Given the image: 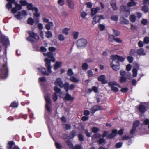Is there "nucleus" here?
I'll list each match as a JSON object with an SVG mask.
<instances>
[{"mask_svg":"<svg viewBox=\"0 0 149 149\" xmlns=\"http://www.w3.org/2000/svg\"><path fill=\"white\" fill-rule=\"evenodd\" d=\"M116 0H111L110 2L111 5L113 10H116L118 9V7L116 5Z\"/></svg>","mask_w":149,"mask_h":149,"instance_id":"6ab92c4d","label":"nucleus"},{"mask_svg":"<svg viewBox=\"0 0 149 149\" xmlns=\"http://www.w3.org/2000/svg\"><path fill=\"white\" fill-rule=\"evenodd\" d=\"M27 32L30 36H33V38L36 40H39V36L33 31H28Z\"/></svg>","mask_w":149,"mask_h":149,"instance_id":"f3484780","label":"nucleus"},{"mask_svg":"<svg viewBox=\"0 0 149 149\" xmlns=\"http://www.w3.org/2000/svg\"><path fill=\"white\" fill-rule=\"evenodd\" d=\"M87 43V41L86 39H80L77 40V45L79 48H82L85 47Z\"/></svg>","mask_w":149,"mask_h":149,"instance_id":"0eeeda50","label":"nucleus"},{"mask_svg":"<svg viewBox=\"0 0 149 149\" xmlns=\"http://www.w3.org/2000/svg\"><path fill=\"white\" fill-rule=\"evenodd\" d=\"M113 31L114 33L113 36H119L120 34V32L117 31L116 30L114 29H113Z\"/></svg>","mask_w":149,"mask_h":149,"instance_id":"4d7b16f0","label":"nucleus"},{"mask_svg":"<svg viewBox=\"0 0 149 149\" xmlns=\"http://www.w3.org/2000/svg\"><path fill=\"white\" fill-rule=\"evenodd\" d=\"M127 59L130 63H131L133 61V58L131 56H129L127 57Z\"/></svg>","mask_w":149,"mask_h":149,"instance_id":"69168bd1","label":"nucleus"},{"mask_svg":"<svg viewBox=\"0 0 149 149\" xmlns=\"http://www.w3.org/2000/svg\"><path fill=\"white\" fill-rule=\"evenodd\" d=\"M99 28L100 31H102L104 29L105 26L104 25L100 24L99 25Z\"/></svg>","mask_w":149,"mask_h":149,"instance_id":"338daca9","label":"nucleus"},{"mask_svg":"<svg viewBox=\"0 0 149 149\" xmlns=\"http://www.w3.org/2000/svg\"><path fill=\"white\" fill-rule=\"evenodd\" d=\"M20 4L22 6H25L27 5V2L26 0H21L19 2Z\"/></svg>","mask_w":149,"mask_h":149,"instance_id":"13d9d810","label":"nucleus"},{"mask_svg":"<svg viewBox=\"0 0 149 149\" xmlns=\"http://www.w3.org/2000/svg\"><path fill=\"white\" fill-rule=\"evenodd\" d=\"M115 38H114V36L113 35H109L108 40L111 42H112L114 41Z\"/></svg>","mask_w":149,"mask_h":149,"instance_id":"c03bdc74","label":"nucleus"},{"mask_svg":"<svg viewBox=\"0 0 149 149\" xmlns=\"http://www.w3.org/2000/svg\"><path fill=\"white\" fill-rule=\"evenodd\" d=\"M87 15V13L85 11H83L80 12V16L83 18H85Z\"/></svg>","mask_w":149,"mask_h":149,"instance_id":"79ce46f5","label":"nucleus"},{"mask_svg":"<svg viewBox=\"0 0 149 149\" xmlns=\"http://www.w3.org/2000/svg\"><path fill=\"white\" fill-rule=\"evenodd\" d=\"M111 19L113 21H117L118 20V17L117 15H112L111 16Z\"/></svg>","mask_w":149,"mask_h":149,"instance_id":"603ef678","label":"nucleus"},{"mask_svg":"<svg viewBox=\"0 0 149 149\" xmlns=\"http://www.w3.org/2000/svg\"><path fill=\"white\" fill-rule=\"evenodd\" d=\"M123 143L119 142L117 143L115 145V147L117 148H121L122 146Z\"/></svg>","mask_w":149,"mask_h":149,"instance_id":"5fc2aeb1","label":"nucleus"},{"mask_svg":"<svg viewBox=\"0 0 149 149\" xmlns=\"http://www.w3.org/2000/svg\"><path fill=\"white\" fill-rule=\"evenodd\" d=\"M88 67V65L86 63L82 64V68L83 70H86Z\"/></svg>","mask_w":149,"mask_h":149,"instance_id":"864d4df0","label":"nucleus"},{"mask_svg":"<svg viewBox=\"0 0 149 149\" xmlns=\"http://www.w3.org/2000/svg\"><path fill=\"white\" fill-rule=\"evenodd\" d=\"M105 77L104 75H102L98 78V80L99 81H101L103 83H105L106 81L105 80Z\"/></svg>","mask_w":149,"mask_h":149,"instance_id":"393cba45","label":"nucleus"},{"mask_svg":"<svg viewBox=\"0 0 149 149\" xmlns=\"http://www.w3.org/2000/svg\"><path fill=\"white\" fill-rule=\"evenodd\" d=\"M63 94L62 93L60 94V97L64 98L65 100H74V98L71 96L68 93H67L65 95V96H62V95Z\"/></svg>","mask_w":149,"mask_h":149,"instance_id":"dca6fc26","label":"nucleus"},{"mask_svg":"<svg viewBox=\"0 0 149 149\" xmlns=\"http://www.w3.org/2000/svg\"><path fill=\"white\" fill-rule=\"evenodd\" d=\"M70 80L72 82L74 83H78L79 81L78 79L76 78L73 76L71 77L70 78Z\"/></svg>","mask_w":149,"mask_h":149,"instance_id":"cd10ccee","label":"nucleus"},{"mask_svg":"<svg viewBox=\"0 0 149 149\" xmlns=\"http://www.w3.org/2000/svg\"><path fill=\"white\" fill-rule=\"evenodd\" d=\"M8 1L9 2L6 5V7L7 9H8V10H9L10 8H12V3L15 2V0H6Z\"/></svg>","mask_w":149,"mask_h":149,"instance_id":"aec40b11","label":"nucleus"},{"mask_svg":"<svg viewBox=\"0 0 149 149\" xmlns=\"http://www.w3.org/2000/svg\"><path fill=\"white\" fill-rule=\"evenodd\" d=\"M68 74L70 76H71L73 75V72L72 69H69L68 70Z\"/></svg>","mask_w":149,"mask_h":149,"instance_id":"680f3d73","label":"nucleus"},{"mask_svg":"<svg viewBox=\"0 0 149 149\" xmlns=\"http://www.w3.org/2000/svg\"><path fill=\"white\" fill-rule=\"evenodd\" d=\"M21 16V13L20 12H18L17 15H14V17L18 20H21L22 18Z\"/></svg>","mask_w":149,"mask_h":149,"instance_id":"f704fd0d","label":"nucleus"},{"mask_svg":"<svg viewBox=\"0 0 149 149\" xmlns=\"http://www.w3.org/2000/svg\"><path fill=\"white\" fill-rule=\"evenodd\" d=\"M104 19V16L102 15H96L93 18L92 24L94 25L98 22L100 20Z\"/></svg>","mask_w":149,"mask_h":149,"instance_id":"6e6552de","label":"nucleus"},{"mask_svg":"<svg viewBox=\"0 0 149 149\" xmlns=\"http://www.w3.org/2000/svg\"><path fill=\"white\" fill-rule=\"evenodd\" d=\"M54 90L56 93H60L61 92V90L57 86H55L54 87Z\"/></svg>","mask_w":149,"mask_h":149,"instance_id":"6e6d98bb","label":"nucleus"},{"mask_svg":"<svg viewBox=\"0 0 149 149\" xmlns=\"http://www.w3.org/2000/svg\"><path fill=\"white\" fill-rule=\"evenodd\" d=\"M137 53L140 55H145L146 54L144 52L143 49V48H141L137 50Z\"/></svg>","mask_w":149,"mask_h":149,"instance_id":"473e14b6","label":"nucleus"},{"mask_svg":"<svg viewBox=\"0 0 149 149\" xmlns=\"http://www.w3.org/2000/svg\"><path fill=\"white\" fill-rule=\"evenodd\" d=\"M58 38L60 41H63L64 40L65 38L64 36L62 34H60L58 36Z\"/></svg>","mask_w":149,"mask_h":149,"instance_id":"de8ad7c7","label":"nucleus"},{"mask_svg":"<svg viewBox=\"0 0 149 149\" xmlns=\"http://www.w3.org/2000/svg\"><path fill=\"white\" fill-rule=\"evenodd\" d=\"M70 29L67 28H64L62 30V33L65 35H67L69 34Z\"/></svg>","mask_w":149,"mask_h":149,"instance_id":"c756f323","label":"nucleus"},{"mask_svg":"<svg viewBox=\"0 0 149 149\" xmlns=\"http://www.w3.org/2000/svg\"><path fill=\"white\" fill-rule=\"evenodd\" d=\"M120 21L121 23H124L125 24H127L129 23V21L125 19L123 17H122L120 18Z\"/></svg>","mask_w":149,"mask_h":149,"instance_id":"b1692460","label":"nucleus"},{"mask_svg":"<svg viewBox=\"0 0 149 149\" xmlns=\"http://www.w3.org/2000/svg\"><path fill=\"white\" fill-rule=\"evenodd\" d=\"M67 145L69 147L70 149L73 148V146L72 143L69 140H67L66 141Z\"/></svg>","mask_w":149,"mask_h":149,"instance_id":"58836bf2","label":"nucleus"},{"mask_svg":"<svg viewBox=\"0 0 149 149\" xmlns=\"http://www.w3.org/2000/svg\"><path fill=\"white\" fill-rule=\"evenodd\" d=\"M3 78H5L7 77L8 75V69L7 67L6 63L3 65Z\"/></svg>","mask_w":149,"mask_h":149,"instance_id":"4468645a","label":"nucleus"},{"mask_svg":"<svg viewBox=\"0 0 149 149\" xmlns=\"http://www.w3.org/2000/svg\"><path fill=\"white\" fill-rule=\"evenodd\" d=\"M34 22V20L32 18H29L28 19L27 23L30 25H33Z\"/></svg>","mask_w":149,"mask_h":149,"instance_id":"ea45409f","label":"nucleus"},{"mask_svg":"<svg viewBox=\"0 0 149 149\" xmlns=\"http://www.w3.org/2000/svg\"><path fill=\"white\" fill-rule=\"evenodd\" d=\"M101 136V135L100 134H95L92 136V139H94L96 138L99 137Z\"/></svg>","mask_w":149,"mask_h":149,"instance_id":"774afa93","label":"nucleus"},{"mask_svg":"<svg viewBox=\"0 0 149 149\" xmlns=\"http://www.w3.org/2000/svg\"><path fill=\"white\" fill-rule=\"evenodd\" d=\"M1 42L3 45L6 46L9 44V41L7 37L4 35H2L1 38Z\"/></svg>","mask_w":149,"mask_h":149,"instance_id":"9d476101","label":"nucleus"},{"mask_svg":"<svg viewBox=\"0 0 149 149\" xmlns=\"http://www.w3.org/2000/svg\"><path fill=\"white\" fill-rule=\"evenodd\" d=\"M67 2L68 3L69 7L71 9H73L74 8L73 3L71 0H67Z\"/></svg>","mask_w":149,"mask_h":149,"instance_id":"c85d7f7f","label":"nucleus"},{"mask_svg":"<svg viewBox=\"0 0 149 149\" xmlns=\"http://www.w3.org/2000/svg\"><path fill=\"white\" fill-rule=\"evenodd\" d=\"M138 108L139 112L141 113H143L146 110V103H141L138 106Z\"/></svg>","mask_w":149,"mask_h":149,"instance_id":"9b49d317","label":"nucleus"},{"mask_svg":"<svg viewBox=\"0 0 149 149\" xmlns=\"http://www.w3.org/2000/svg\"><path fill=\"white\" fill-rule=\"evenodd\" d=\"M120 11L121 12H125L124 16L127 17H128L130 13V9L124 5H122L120 6Z\"/></svg>","mask_w":149,"mask_h":149,"instance_id":"423d86ee","label":"nucleus"},{"mask_svg":"<svg viewBox=\"0 0 149 149\" xmlns=\"http://www.w3.org/2000/svg\"><path fill=\"white\" fill-rule=\"evenodd\" d=\"M54 84L56 86H59L61 88L63 87V84L61 79L60 78H57L54 82Z\"/></svg>","mask_w":149,"mask_h":149,"instance_id":"ddd939ff","label":"nucleus"},{"mask_svg":"<svg viewBox=\"0 0 149 149\" xmlns=\"http://www.w3.org/2000/svg\"><path fill=\"white\" fill-rule=\"evenodd\" d=\"M134 136L133 135H124L122 136L121 139L120 140H128L129 139H131Z\"/></svg>","mask_w":149,"mask_h":149,"instance_id":"4be33fe9","label":"nucleus"},{"mask_svg":"<svg viewBox=\"0 0 149 149\" xmlns=\"http://www.w3.org/2000/svg\"><path fill=\"white\" fill-rule=\"evenodd\" d=\"M45 36L47 38H49L52 37V34L50 31H47L45 32Z\"/></svg>","mask_w":149,"mask_h":149,"instance_id":"c9c22d12","label":"nucleus"},{"mask_svg":"<svg viewBox=\"0 0 149 149\" xmlns=\"http://www.w3.org/2000/svg\"><path fill=\"white\" fill-rule=\"evenodd\" d=\"M61 64L62 63L61 62H56L54 67V69H57L61 66Z\"/></svg>","mask_w":149,"mask_h":149,"instance_id":"4c0bfd02","label":"nucleus"},{"mask_svg":"<svg viewBox=\"0 0 149 149\" xmlns=\"http://www.w3.org/2000/svg\"><path fill=\"white\" fill-rule=\"evenodd\" d=\"M100 10V8L97 7L96 8H93L91 9V15L92 16H93L96 14V13Z\"/></svg>","mask_w":149,"mask_h":149,"instance_id":"412c9836","label":"nucleus"},{"mask_svg":"<svg viewBox=\"0 0 149 149\" xmlns=\"http://www.w3.org/2000/svg\"><path fill=\"white\" fill-rule=\"evenodd\" d=\"M143 42L144 43L147 44L149 42V38L148 37H146L144 39Z\"/></svg>","mask_w":149,"mask_h":149,"instance_id":"e2e57ef3","label":"nucleus"},{"mask_svg":"<svg viewBox=\"0 0 149 149\" xmlns=\"http://www.w3.org/2000/svg\"><path fill=\"white\" fill-rule=\"evenodd\" d=\"M117 131H112L111 133L109 134L106 137L107 139H110L113 138L117 135Z\"/></svg>","mask_w":149,"mask_h":149,"instance_id":"2eb2a0df","label":"nucleus"},{"mask_svg":"<svg viewBox=\"0 0 149 149\" xmlns=\"http://www.w3.org/2000/svg\"><path fill=\"white\" fill-rule=\"evenodd\" d=\"M45 66L47 68V71L45 69L42 67H40L38 68L39 72H40L42 74L48 75L51 74L52 72L51 69L52 66L51 65V63L50 61L48 58L45 59Z\"/></svg>","mask_w":149,"mask_h":149,"instance_id":"f03ea898","label":"nucleus"},{"mask_svg":"<svg viewBox=\"0 0 149 149\" xmlns=\"http://www.w3.org/2000/svg\"><path fill=\"white\" fill-rule=\"evenodd\" d=\"M120 73L121 76L119 80V81L121 83L125 82L126 80V77L127 76L126 72L123 70H121L120 71Z\"/></svg>","mask_w":149,"mask_h":149,"instance_id":"1a4fd4ad","label":"nucleus"},{"mask_svg":"<svg viewBox=\"0 0 149 149\" xmlns=\"http://www.w3.org/2000/svg\"><path fill=\"white\" fill-rule=\"evenodd\" d=\"M136 3L134 1H131L129 2L127 4V6L129 7H131L136 5Z\"/></svg>","mask_w":149,"mask_h":149,"instance_id":"72a5a7b5","label":"nucleus"},{"mask_svg":"<svg viewBox=\"0 0 149 149\" xmlns=\"http://www.w3.org/2000/svg\"><path fill=\"white\" fill-rule=\"evenodd\" d=\"M27 7L29 10H32L35 17H38L40 16V14L38 12V10L37 7H33V5L31 3L27 4Z\"/></svg>","mask_w":149,"mask_h":149,"instance_id":"20e7f679","label":"nucleus"},{"mask_svg":"<svg viewBox=\"0 0 149 149\" xmlns=\"http://www.w3.org/2000/svg\"><path fill=\"white\" fill-rule=\"evenodd\" d=\"M112 61L111 62V65L112 68L114 70L117 71L119 70L120 68L119 61L123 62L125 58L123 57L118 55H112L111 56Z\"/></svg>","mask_w":149,"mask_h":149,"instance_id":"f257e3e1","label":"nucleus"},{"mask_svg":"<svg viewBox=\"0 0 149 149\" xmlns=\"http://www.w3.org/2000/svg\"><path fill=\"white\" fill-rule=\"evenodd\" d=\"M18 106V104L16 102L14 101L10 105V106L13 107H17Z\"/></svg>","mask_w":149,"mask_h":149,"instance_id":"3c124183","label":"nucleus"},{"mask_svg":"<svg viewBox=\"0 0 149 149\" xmlns=\"http://www.w3.org/2000/svg\"><path fill=\"white\" fill-rule=\"evenodd\" d=\"M140 123L138 121H135L133 124L132 130H134L136 127H137L139 125Z\"/></svg>","mask_w":149,"mask_h":149,"instance_id":"bb28decb","label":"nucleus"},{"mask_svg":"<svg viewBox=\"0 0 149 149\" xmlns=\"http://www.w3.org/2000/svg\"><path fill=\"white\" fill-rule=\"evenodd\" d=\"M97 142L99 144H104L106 143L105 139L103 137L100 138L97 141Z\"/></svg>","mask_w":149,"mask_h":149,"instance_id":"7c9ffc66","label":"nucleus"},{"mask_svg":"<svg viewBox=\"0 0 149 149\" xmlns=\"http://www.w3.org/2000/svg\"><path fill=\"white\" fill-rule=\"evenodd\" d=\"M76 132L75 131H72L69 134V136L70 138L72 139L74 138L76 135Z\"/></svg>","mask_w":149,"mask_h":149,"instance_id":"49530a36","label":"nucleus"},{"mask_svg":"<svg viewBox=\"0 0 149 149\" xmlns=\"http://www.w3.org/2000/svg\"><path fill=\"white\" fill-rule=\"evenodd\" d=\"M88 90L90 92H92V91H93L95 92L96 93L97 92L98 89L97 87L94 86L92 87V89H88Z\"/></svg>","mask_w":149,"mask_h":149,"instance_id":"8fccbe9b","label":"nucleus"},{"mask_svg":"<svg viewBox=\"0 0 149 149\" xmlns=\"http://www.w3.org/2000/svg\"><path fill=\"white\" fill-rule=\"evenodd\" d=\"M72 35L74 39H76L78 38L79 35V32L77 31H74L73 32Z\"/></svg>","mask_w":149,"mask_h":149,"instance_id":"37998d69","label":"nucleus"},{"mask_svg":"<svg viewBox=\"0 0 149 149\" xmlns=\"http://www.w3.org/2000/svg\"><path fill=\"white\" fill-rule=\"evenodd\" d=\"M137 69H136V68H133L132 70V72L133 73V76L134 77H136L137 74Z\"/></svg>","mask_w":149,"mask_h":149,"instance_id":"e433bc0d","label":"nucleus"},{"mask_svg":"<svg viewBox=\"0 0 149 149\" xmlns=\"http://www.w3.org/2000/svg\"><path fill=\"white\" fill-rule=\"evenodd\" d=\"M79 140L80 141H82L84 140V137L81 134H79L78 136Z\"/></svg>","mask_w":149,"mask_h":149,"instance_id":"0e129e2a","label":"nucleus"},{"mask_svg":"<svg viewBox=\"0 0 149 149\" xmlns=\"http://www.w3.org/2000/svg\"><path fill=\"white\" fill-rule=\"evenodd\" d=\"M108 84L109 86L111 87V91L114 92H118V88L116 87V86L121 87L118 83L116 82H110Z\"/></svg>","mask_w":149,"mask_h":149,"instance_id":"39448f33","label":"nucleus"},{"mask_svg":"<svg viewBox=\"0 0 149 149\" xmlns=\"http://www.w3.org/2000/svg\"><path fill=\"white\" fill-rule=\"evenodd\" d=\"M14 3L15 6V7L17 10H20L22 8V6L20 4H17V2H15Z\"/></svg>","mask_w":149,"mask_h":149,"instance_id":"09e8293b","label":"nucleus"},{"mask_svg":"<svg viewBox=\"0 0 149 149\" xmlns=\"http://www.w3.org/2000/svg\"><path fill=\"white\" fill-rule=\"evenodd\" d=\"M8 146H7V149H12L13 146L15 145V143L13 141H10L8 143Z\"/></svg>","mask_w":149,"mask_h":149,"instance_id":"a878e982","label":"nucleus"},{"mask_svg":"<svg viewBox=\"0 0 149 149\" xmlns=\"http://www.w3.org/2000/svg\"><path fill=\"white\" fill-rule=\"evenodd\" d=\"M101 107L99 106L96 105L92 107L90 109L91 112L93 114L95 112L100 109Z\"/></svg>","mask_w":149,"mask_h":149,"instance_id":"a211bd4d","label":"nucleus"},{"mask_svg":"<svg viewBox=\"0 0 149 149\" xmlns=\"http://www.w3.org/2000/svg\"><path fill=\"white\" fill-rule=\"evenodd\" d=\"M136 17L134 14L131 15L129 17L130 20L132 22H134L136 21Z\"/></svg>","mask_w":149,"mask_h":149,"instance_id":"2f4dec72","label":"nucleus"},{"mask_svg":"<svg viewBox=\"0 0 149 149\" xmlns=\"http://www.w3.org/2000/svg\"><path fill=\"white\" fill-rule=\"evenodd\" d=\"M54 26V24L52 22H50L45 26L46 29L48 30H50L52 27Z\"/></svg>","mask_w":149,"mask_h":149,"instance_id":"5701e85b","label":"nucleus"},{"mask_svg":"<svg viewBox=\"0 0 149 149\" xmlns=\"http://www.w3.org/2000/svg\"><path fill=\"white\" fill-rule=\"evenodd\" d=\"M69 84L68 82H65L64 84H63V87L65 90L68 91V90L69 88Z\"/></svg>","mask_w":149,"mask_h":149,"instance_id":"a18cd8bd","label":"nucleus"},{"mask_svg":"<svg viewBox=\"0 0 149 149\" xmlns=\"http://www.w3.org/2000/svg\"><path fill=\"white\" fill-rule=\"evenodd\" d=\"M52 98L54 101H56L58 99V96L56 93H54L52 95Z\"/></svg>","mask_w":149,"mask_h":149,"instance_id":"052dcab7","label":"nucleus"},{"mask_svg":"<svg viewBox=\"0 0 149 149\" xmlns=\"http://www.w3.org/2000/svg\"><path fill=\"white\" fill-rule=\"evenodd\" d=\"M43 55L44 56H46L49 58L50 59V60L48 59L50 61V62L51 61L53 62L55 61V59L53 57V54L51 52H49L47 53H43Z\"/></svg>","mask_w":149,"mask_h":149,"instance_id":"f8f14e48","label":"nucleus"},{"mask_svg":"<svg viewBox=\"0 0 149 149\" xmlns=\"http://www.w3.org/2000/svg\"><path fill=\"white\" fill-rule=\"evenodd\" d=\"M63 126L64 127L66 130H70L71 128V126L69 124H64L63 125Z\"/></svg>","mask_w":149,"mask_h":149,"instance_id":"a19ab883","label":"nucleus"},{"mask_svg":"<svg viewBox=\"0 0 149 149\" xmlns=\"http://www.w3.org/2000/svg\"><path fill=\"white\" fill-rule=\"evenodd\" d=\"M44 97L46 102L45 110L49 114H50L52 112L51 100L49 95L45 94Z\"/></svg>","mask_w":149,"mask_h":149,"instance_id":"7ed1b4c3","label":"nucleus"},{"mask_svg":"<svg viewBox=\"0 0 149 149\" xmlns=\"http://www.w3.org/2000/svg\"><path fill=\"white\" fill-rule=\"evenodd\" d=\"M55 145L56 148L57 149H60L62 148V146L61 145V144L57 142H56L55 143Z\"/></svg>","mask_w":149,"mask_h":149,"instance_id":"bf43d9fd","label":"nucleus"}]
</instances>
